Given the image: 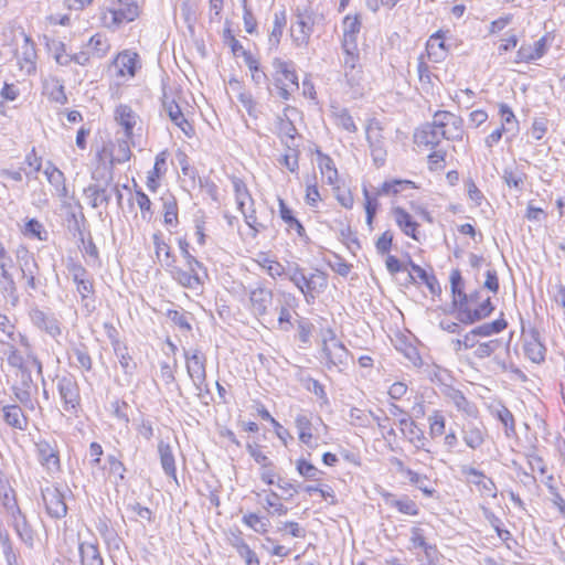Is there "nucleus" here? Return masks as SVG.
<instances>
[{"label": "nucleus", "mask_w": 565, "mask_h": 565, "mask_svg": "<svg viewBox=\"0 0 565 565\" xmlns=\"http://www.w3.org/2000/svg\"><path fill=\"white\" fill-rule=\"evenodd\" d=\"M319 337L321 342V362L328 370L344 371L351 360L349 350L330 328L321 329Z\"/></svg>", "instance_id": "f257e3e1"}, {"label": "nucleus", "mask_w": 565, "mask_h": 565, "mask_svg": "<svg viewBox=\"0 0 565 565\" xmlns=\"http://www.w3.org/2000/svg\"><path fill=\"white\" fill-rule=\"evenodd\" d=\"M140 14L137 2L128 0H107L100 10V22L109 30H118L124 24L135 21Z\"/></svg>", "instance_id": "f03ea898"}, {"label": "nucleus", "mask_w": 565, "mask_h": 565, "mask_svg": "<svg viewBox=\"0 0 565 565\" xmlns=\"http://www.w3.org/2000/svg\"><path fill=\"white\" fill-rule=\"evenodd\" d=\"M15 342L9 343L8 363L19 370V374L23 371L31 372L35 369L39 374L42 372L40 361L34 356L31 351L29 340L21 333L17 334Z\"/></svg>", "instance_id": "7ed1b4c3"}, {"label": "nucleus", "mask_w": 565, "mask_h": 565, "mask_svg": "<svg viewBox=\"0 0 565 565\" xmlns=\"http://www.w3.org/2000/svg\"><path fill=\"white\" fill-rule=\"evenodd\" d=\"M274 66V84L279 90V96L287 100L291 93L299 88L298 76L291 62H286L280 58L273 61Z\"/></svg>", "instance_id": "20e7f679"}, {"label": "nucleus", "mask_w": 565, "mask_h": 565, "mask_svg": "<svg viewBox=\"0 0 565 565\" xmlns=\"http://www.w3.org/2000/svg\"><path fill=\"white\" fill-rule=\"evenodd\" d=\"M316 15L311 10L297 9L295 19L290 24L289 33L296 47H307L313 32Z\"/></svg>", "instance_id": "39448f33"}, {"label": "nucleus", "mask_w": 565, "mask_h": 565, "mask_svg": "<svg viewBox=\"0 0 565 565\" xmlns=\"http://www.w3.org/2000/svg\"><path fill=\"white\" fill-rule=\"evenodd\" d=\"M185 366L198 395L207 391L205 355L198 349L184 352Z\"/></svg>", "instance_id": "423d86ee"}, {"label": "nucleus", "mask_w": 565, "mask_h": 565, "mask_svg": "<svg viewBox=\"0 0 565 565\" xmlns=\"http://www.w3.org/2000/svg\"><path fill=\"white\" fill-rule=\"evenodd\" d=\"M342 68L347 85L354 95L360 94L362 84V71L359 66V51L355 49L342 47Z\"/></svg>", "instance_id": "0eeeda50"}, {"label": "nucleus", "mask_w": 565, "mask_h": 565, "mask_svg": "<svg viewBox=\"0 0 565 565\" xmlns=\"http://www.w3.org/2000/svg\"><path fill=\"white\" fill-rule=\"evenodd\" d=\"M233 188L237 207L242 212L246 224L253 230L257 231L258 222L254 207V200L246 184L242 180L235 178L233 179Z\"/></svg>", "instance_id": "6e6552de"}, {"label": "nucleus", "mask_w": 565, "mask_h": 565, "mask_svg": "<svg viewBox=\"0 0 565 565\" xmlns=\"http://www.w3.org/2000/svg\"><path fill=\"white\" fill-rule=\"evenodd\" d=\"M19 382L13 385L14 396L26 409L35 411L38 406V385L28 371H23L19 374Z\"/></svg>", "instance_id": "1a4fd4ad"}, {"label": "nucleus", "mask_w": 565, "mask_h": 565, "mask_svg": "<svg viewBox=\"0 0 565 565\" xmlns=\"http://www.w3.org/2000/svg\"><path fill=\"white\" fill-rule=\"evenodd\" d=\"M382 131L383 128L376 119H371L367 122L365 129L366 139L371 150V156L377 167L383 166L386 158V149Z\"/></svg>", "instance_id": "9d476101"}, {"label": "nucleus", "mask_w": 565, "mask_h": 565, "mask_svg": "<svg viewBox=\"0 0 565 565\" xmlns=\"http://www.w3.org/2000/svg\"><path fill=\"white\" fill-rule=\"evenodd\" d=\"M57 390L65 412L76 414L81 403L79 388L75 380L68 376L61 377Z\"/></svg>", "instance_id": "9b49d317"}, {"label": "nucleus", "mask_w": 565, "mask_h": 565, "mask_svg": "<svg viewBox=\"0 0 565 565\" xmlns=\"http://www.w3.org/2000/svg\"><path fill=\"white\" fill-rule=\"evenodd\" d=\"M42 500L50 516L62 519L67 513V507L60 489L50 484L42 489Z\"/></svg>", "instance_id": "f8f14e48"}, {"label": "nucleus", "mask_w": 565, "mask_h": 565, "mask_svg": "<svg viewBox=\"0 0 565 565\" xmlns=\"http://www.w3.org/2000/svg\"><path fill=\"white\" fill-rule=\"evenodd\" d=\"M287 276L289 280L303 294L307 300H309V297H313L315 278H321L324 282V277L320 275L306 277L302 269L297 264H292L287 267Z\"/></svg>", "instance_id": "ddd939ff"}, {"label": "nucleus", "mask_w": 565, "mask_h": 565, "mask_svg": "<svg viewBox=\"0 0 565 565\" xmlns=\"http://www.w3.org/2000/svg\"><path fill=\"white\" fill-rule=\"evenodd\" d=\"M415 142L418 146L433 147L438 145L445 139V131L441 130V125L437 122V113L434 116L431 124L424 125L415 132Z\"/></svg>", "instance_id": "4468645a"}, {"label": "nucleus", "mask_w": 565, "mask_h": 565, "mask_svg": "<svg viewBox=\"0 0 565 565\" xmlns=\"http://www.w3.org/2000/svg\"><path fill=\"white\" fill-rule=\"evenodd\" d=\"M437 122L441 125L445 131V139L461 140L463 137L462 120L449 111L437 113Z\"/></svg>", "instance_id": "2eb2a0df"}, {"label": "nucleus", "mask_w": 565, "mask_h": 565, "mask_svg": "<svg viewBox=\"0 0 565 565\" xmlns=\"http://www.w3.org/2000/svg\"><path fill=\"white\" fill-rule=\"evenodd\" d=\"M139 66L138 54L128 50L119 53L114 60L117 76L122 78L134 77Z\"/></svg>", "instance_id": "dca6fc26"}, {"label": "nucleus", "mask_w": 565, "mask_h": 565, "mask_svg": "<svg viewBox=\"0 0 565 565\" xmlns=\"http://www.w3.org/2000/svg\"><path fill=\"white\" fill-rule=\"evenodd\" d=\"M488 436L487 428L482 423L468 422L461 429V437L470 449L480 448Z\"/></svg>", "instance_id": "f3484780"}, {"label": "nucleus", "mask_w": 565, "mask_h": 565, "mask_svg": "<svg viewBox=\"0 0 565 565\" xmlns=\"http://www.w3.org/2000/svg\"><path fill=\"white\" fill-rule=\"evenodd\" d=\"M462 475L467 478L468 482L478 487L482 495L491 498L497 497V487L494 482L481 471L471 467H463Z\"/></svg>", "instance_id": "a211bd4d"}, {"label": "nucleus", "mask_w": 565, "mask_h": 565, "mask_svg": "<svg viewBox=\"0 0 565 565\" xmlns=\"http://www.w3.org/2000/svg\"><path fill=\"white\" fill-rule=\"evenodd\" d=\"M547 51L546 39L543 36L530 44H522L516 52V63H530L541 58Z\"/></svg>", "instance_id": "6ab92c4d"}, {"label": "nucleus", "mask_w": 565, "mask_h": 565, "mask_svg": "<svg viewBox=\"0 0 565 565\" xmlns=\"http://www.w3.org/2000/svg\"><path fill=\"white\" fill-rule=\"evenodd\" d=\"M9 509L11 510L12 524L17 534L22 542L32 547L34 545V533L28 524L24 515H22L18 509L15 502H12Z\"/></svg>", "instance_id": "aec40b11"}, {"label": "nucleus", "mask_w": 565, "mask_h": 565, "mask_svg": "<svg viewBox=\"0 0 565 565\" xmlns=\"http://www.w3.org/2000/svg\"><path fill=\"white\" fill-rule=\"evenodd\" d=\"M360 31V18L358 15H347L342 22V47L355 49Z\"/></svg>", "instance_id": "412c9836"}, {"label": "nucleus", "mask_w": 565, "mask_h": 565, "mask_svg": "<svg viewBox=\"0 0 565 565\" xmlns=\"http://www.w3.org/2000/svg\"><path fill=\"white\" fill-rule=\"evenodd\" d=\"M295 423L298 430L299 440L309 448L318 447L320 434L318 428L315 429L316 433L313 434L310 419L306 415L300 414L296 417Z\"/></svg>", "instance_id": "4be33fe9"}, {"label": "nucleus", "mask_w": 565, "mask_h": 565, "mask_svg": "<svg viewBox=\"0 0 565 565\" xmlns=\"http://www.w3.org/2000/svg\"><path fill=\"white\" fill-rule=\"evenodd\" d=\"M115 120L124 129L125 136L131 139L134 129L139 121L138 115L128 105H119L115 109Z\"/></svg>", "instance_id": "5701e85b"}, {"label": "nucleus", "mask_w": 565, "mask_h": 565, "mask_svg": "<svg viewBox=\"0 0 565 565\" xmlns=\"http://www.w3.org/2000/svg\"><path fill=\"white\" fill-rule=\"evenodd\" d=\"M18 64L22 72L31 74L35 71L36 51L30 38L25 36L24 42L18 53Z\"/></svg>", "instance_id": "b1692460"}, {"label": "nucleus", "mask_w": 565, "mask_h": 565, "mask_svg": "<svg viewBox=\"0 0 565 565\" xmlns=\"http://www.w3.org/2000/svg\"><path fill=\"white\" fill-rule=\"evenodd\" d=\"M200 271L201 270L190 271L188 268L182 269L175 267L172 270V277L182 287L191 290H199L203 285V278L206 276L205 271H202V275L200 274Z\"/></svg>", "instance_id": "393cba45"}, {"label": "nucleus", "mask_w": 565, "mask_h": 565, "mask_svg": "<svg viewBox=\"0 0 565 565\" xmlns=\"http://www.w3.org/2000/svg\"><path fill=\"white\" fill-rule=\"evenodd\" d=\"M445 396L447 401L457 408V411L461 412L468 417H477L478 408L475 404L469 402L459 390L449 387L446 390Z\"/></svg>", "instance_id": "a878e982"}, {"label": "nucleus", "mask_w": 565, "mask_h": 565, "mask_svg": "<svg viewBox=\"0 0 565 565\" xmlns=\"http://www.w3.org/2000/svg\"><path fill=\"white\" fill-rule=\"evenodd\" d=\"M392 215L396 225L405 235L411 236L414 239H417L416 233L418 228V223L405 209L401 206H395L392 209Z\"/></svg>", "instance_id": "bb28decb"}, {"label": "nucleus", "mask_w": 565, "mask_h": 565, "mask_svg": "<svg viewBox=\"0 0 565 565\" xmlns=\"http://www.w3.org/2000/svg\"><path fill=\"white\" fill-rule=\"evenodd\" d=\"M164 109L170 118V120L188 137L191 138L194 135V129L192 125L188 121L182 113L180 106L171 102H164Z\"/></svg>", "instance_id": "cd10ccee"}, {"label": "nucleus", "mask_w": 565, "mask_h": 565, "mask_svg": "<svg viewBox=\"0 0 565 565\" xmlns=\"http://www.w3.org/2000/svg\"><path fill=\"white\" fill-rule=\"evenodd\" d=\"M39 460L49 472H56L60 469L57 450L47 441H40L38 445Z\"/></svg>", "instance_id": "c85d7f7f"}, {"label": "nucleus", "mask_w": 565, "mask_h": 565, "mask_svg": "<svg viewBox=\"0 0 565 565\" xmlns=\"http://www.w3.org/2000/svg\"><path fill=\"white\" fill-rule=\"evenodd\" d=\"M273 294L269 289L257 287L249 294L252 310L257 316L266 313L268 306L271 303Z\"/></svg>", "instance_id": "c756f323"}, {"label": "nucleus", "mask_w": 565, "mask_h": 565, "mask_svg": "<svg viewBox=\"0 0 565 565\" xmlns=\"http://www.w3.org/2000/svg\"><path fill=\"white\" fill-rule=\"evenodd\" d=\"M2 413H3V419L9 426H11L15 429H20V430L26 429L28 418L23 414L20 406L6 405L2 407Z\"/></svg>", "instance_id": "7c9ffc66"}, {"label": "nucleus", "mask_w": 565, "mask_h": 565, "mask_svg": "<svg viewBox=\"0 0 565 565\" xmlns=\"http://www.w3.org/2000/svg\"><path fill=\"white\" fill-rule=\"evenodd\" d=\"M158 454L164 473L177 480L175 460L171 446L163 440H160L158 444Z\"/></svg>", "instance_id": "2f4dec72"}, {"label": "nucleus", "mask_w": 565, "mask_h": 565, "mask_svg": "<svg viewBox=\"0 0 565 565\" xmlns=\"http://www.w3.org/2000/svg\"><path fill=\"white\" fill-rule=\"evenodd\" d=\"M331 118L333 124L342 130L351 134L358 130V127L347 108L331 106Z\"/></svg>", "instance_id": "473e14b6"}, {"label": "nucleus", "mask_w": 565, "mask_h": 565, "mask_svg": "<svg viewBox=\"0 0 565 565\" xmlns=\"http://www.w3.org/2000/svg\"><path fill=\"white\" fill-rule=\"evenodd\" d=\"M279 215L287 225L288 231H295L301 238H306V231L302 224L294 216L292 211L281 198H278Z\"/></svg>", "instance_id": "72a5a7b5"}, {"label": "nucleus", "mask_w": 565, "mask_h": 565, "mask_svg": "<svg viewBox=\"0 0 565 565\" xmlns=\"http://www.w3.org/2000/svg\"><path fill=\"white\" fill-rule=\"evenodd\" d=\"M426 52L429 60L436 63L443 61L446 57L447 51L445 49L444 38L440 32L433 34L428 39L426 43Z\"/></svg>", "instance_id": "f704fd0d"}, {"label": "nucleus", "mask_w": 565, "mask_h": 565, "mask_svg": "<svg viewBox=\"0 0 565 565\" xmlns=\"http://www.w3.org/2000/svg\"><path fill=\"white\" fill-rule=\"evenodd\" d=\"M78 553L82 565H103V558L96 544L82 542L78 545Z\"/></svg>", "instance_id": "c9c22d12"}, {"label": "nucleus", "mask_w": 565, "mask_h": 565, "mask_svg": "<svg viewBox=\"0 0 565 565\" xmlns=\"http://www.w3.org/2000/svg\"><path fill=\"white\" fill-rule=\"evenodd\" d=\"M524 352L526 356L534 363H541L544 361L545 348L536 334H531L524 341Z\"/></svg>", "instance_id": "e433bc0d"}, {"label": "nucleus", "mask_w": 565, "mask_h": 565, "mask_svg": "<svg viewBox=\"0 0 565 565\" xmlns=\"http://www.w3.org/2000/svg\"><path fill=\"white\" fill-rule=\"evenodd\" d=\"M44 174L47 181L56 189L61 196L67 195L64 173L60 169H57L53 163L47 162L44 169Z\"/></svg>", "instance_id": "4c0bfd02"}, {"label": "nucleus", "mask_w": 565, "mask_h": 565, "mask_svg": "<svg viewBox=\"0 0 565 565\" xmlns=\"http://www.w3.org/2000/svg\"><path fill=\"white\" fill-rule=\"evenodd\" d=\"M152 242L159 263L163 266L171 267L174 263V258L171 256L170 247L163 241L162 235L160 233H154L152 235Z\"/></svg>", "instance_id": "58836bf2"}, {"label": "nucleus", "mask_w": 565, "mask_h": 565, "mask_svg": "<svg viewBox=\"0 0 565 565\" xmlns=\"http://www.w3.org/2000/svg\"><path fill=\"white\" fill-rule=\"evenodd\" d=\"M318 167L322 174V178L330 185H335L339 183L338 170L334 167L332 159L326 154L319 153L318 156Z\"/></svg>", "instance_id": "ea45409f"}, {"label": "nucleus", "mask_w": 565, "mask_h": 565, "mask_svg": "<svg viewBox=\"0 0 565 565\" xmlns=\"http://www.w3.org/2000/svg\"><path fill=\"white\" fill-rule=\"evenodd\" d=\"M10 263H11V258L9 257L2 243L0 242V269H1V277L4 281L3 289L8 294L12 295L15 292V284H14L12 275L8 270Z\"/></svg>", "instance_id": "a19ab883"}, {"label": "nucleus", "mask_w": 565, "mask_h": 565, "mask_svg": "<svg viewBox=\"0 0 565 565\" xmlns=\"http://www.w3.org/2000/svg\"><path fill=\"white\" fill-rule=\"evenodd\" d=\"M408 188H416L409 180H388L385 181L377 190L376 196L395 195Z\"/></svg>", "instance_id": "79ce46f5"}, {"label": "nucleus", "mask_w": 565, "mask_h": 565, "mask_svg": "<svg viewBox=\"0 0 565 565\" xmlns=\"http://www.w3.org/2000/svg\"><path fill=\"white\" fill-rule=\"evenodd\" d=\"M44 93L49 96V98L58 104L66 103V95L64 93V86L60 79L55 77H51L45 79L43 84Z\"/></svg>", "instance_id": "37998d69"}, {"label": "nucleus", "mask_w": 565, "mask_h": 565, "mask_svg": "<svg viewBox=\"0 0 565 565\" xmlns=\"http://www.w3.org/2000/svg\"><path fill=\"white\" fill-rule=\"evenodd\" d=\"M467 306L468 308L466 310V319H462V321L468 323H473L475 321L488 317L493 310L489 297L482 300V302L475 309L470 308V302H468Z\"/></svg>", "instance_id": "c03bdc74"}, {"label": "nucleus", "mask_w": 565, "mask_h": 565, "mask_svg": "<svg viewBox=\"0 0 565 565\" xmlns=\"http://www.w3.org/2000/svg\"><path fill=\"white\" fill-rule=\"evenodd\" d=\"M285 25H286V12L284 10H281L279 12H275L274 21H273V29H271V32H270L269 39H268L269 45L271 47H278V45L280 43V39L284 33Z\"/></svg>", "instance_id": "a18cd8bd"}, {"label": "nucleus", "mask_w": 565, "mask_h": 565, "mask_svg": "<svg viewBox=\"0 0 565 565\" xmlns=\"http://www.w3.org/2000/svg\"><path fill=\"white\" fill-rule=\"evenodd\" d=\"M87 51L92 56L102 58L107 55L110 49L108 40L102 34H95L87 43Z\"/></svg>", "instance_id": "49530a36"}, {"label": "nucleus", "mask_w": 565, "mask_h": 565, "mask_svg": "<svg viewBox=\"0 0 565 565\" xmlns=\"http://www.w3.org/2000/svg\"><path fill=\"white\" fill-rule=\"evenodd\" d=\"M450 282L454 295V302L456 305H463L472 301V296H470V300H468L466 294L463 292V281L459 271L455 270L451 273Z\"/></svg>", "instance_id": "de8ad7c7"}, {"label": "nucleus", "mask_w": 565, "mask_h": 565, "mask_svg": "<svg viewBox=\"0 0 565 565\" xmlns=\"http://www.w3.org/2000/svg\"><path fill=\"white\" fill-rule=\"evenodd\" d=\"M244 62L250 72L252 79L255 84L262 85L267 82V75L259 67V62L256 57H254L250 53L244 54Z\"/></svg>", "instance_id": "09e8293b"}, {"label": "nucleus", "mask_w": 565, "mask_h": 565, "mask_svg": "<svg viewBox=\"0 0 565 565\" xmlns=\"http://www.w3.org/2000/svg\"><path fill=\"white\" fill-rule=\"evenodd\" d=\"M49 51L58 65L67 66L72 63V54L66 51L65 44L61 41H52Z\"/></svg>", "instance_id": "8fccbe9b"}, {"label": "nucleus", "mask_w": 565, "mask_h": 565, "mask_svg": "<svg viewBox=\"0 0 565 565\" xmlns=\"http://www.w3.org/2000/svg\"><path fill=\"white\" fill-rule=\"evenodd\" d=\"M34 321L40 328L44 329L52 337L61 334L58 321L55 318L46 317L43 312L36 311L33 316Z\"/></svg>", "instance_id": "3c124183"}, {"label": "nucleus", "mask_w": 565, "mask_h": 565, "mask_svg": "<svg viewBox=\"0 0 565 565\" xmlns=\"http://www.w3.org/2000/svg\"><path fill=\"white\" fill-rule=\"evenodd\" d=\"M233 546L238 555L244 558L246 565H259V559L256 553L248 546V544L241 537H236Z\"/></svg>", "instance_id": "603ef678"}, {"label": "nucleus", "mask_w": 565, "mask_h": 565, "mask_svg": "<svg viewBox=\"0 0 565 565\" xmlns=\"http://www.w3.org/2000/svg\"><path fill=\"white\" fill-rule=\"evenodd\" d=\"M429 435L431 438L441 437L446 429V419L440 411H434L428 417Z\"/></svg>", "instance_id": "864d4df0"}, {"label": "nucleus", "mask_w": 565, "mask_h": 565, "mask_svg": "<svg viewBox=\"0 0 565 565\" xmlns=\"http://www.w3.org/2000/svg\"><path fill=\"white\" fill-rule=\"evenodd\" d=\"M166 160H167V158H166L164 152H160L156 157L153 170L151 172H149L148 180H147V185L152 191H154L157 189V185H158L157 180L166 170V168H164Z\"/></svg>", "instance_id": "5fc2aeb1"}, {"label": "nucleus", "mask_w": 565, "mask_h": 565, "mask_svg": "<svg viewBox=\"0 0 565 565\" xmlns=\"http://www.w3.org/2000/svg\"><path fill=\"white\" fill-rule=\"evenodd\" d=\"M263 507L270 513L278 515H285L288 512L287 507L280 502L278 494L274 491L266 494Z\"/></svg>", "instance_id": "6e6d98bb"}, {"label": "nucleus", "mask_w": 565, "mask_h": 565, "mask_svg": "<svg viewBox=\"0 0 565 565\" xmlns=\"http://www.w3.org/2000/svg\"><path fill=\"white\" fill-rule=\"evenodd\" d=\"M85 196L89 200L93 207H98L104 202L108 201L105 189L97 184H90L84 190Z\"/></svg>", "instance_id": "4d7b16f0"}, {"label": "nucleus", "mask_w": 565, "mask_h": 565, "mask_svg": "<svg viewBox=\"0 0 565 565\" xmlns=\"http://www.w3.org/2000/svg\"><path fill=\"white\" fill-rule=\"evenodd\" d=\"M507 327V322L503 319H498L492 322L481 324L473 329L477 337H490L492 334L500 333Z\"/></svg>", "instance_id": "13d9d810"}, {"label": "nucleus", "mask_w": 565, "mask_h": 565, "mask_svg": "<svg viewBox=\"0 0 565 565\" xmlns=\"http://www.w3.org/2000/svg\"><path fill=\"white\" fill-rule=\"evenodd\" d=\"M495 416L504 426L505 435L508 437L513 436L515 434V424L512 413L505 406H500L495 411Z\"/></svg>", "instance_id": "bf43d9fd"}, {"label": "nucleus", "mask_w": 565, "mask_h": 565, "mask_svg": "<svg viewBox=\"0 0 565 565\" xmlns=\"http://www.w3.org/2000/svg\"><path fill=\"white\" fill-rule=\"evenodd\" d=\"M23 234L28 237L38 238L40 241H45L47 238V232L44 230L43 224L35 218H31L26 222Z\"/></svg>", "instance_id": "052dcab7"}, {"label": "nucleus", "mask_w": 565, "mask_h": 565, "mask_svg": "<svg viewBox=\"0 0 565 565\" xmlns=\"http://www.w3.org/2000/svg\"><path fill=\"white\" fill-rule=\"evenodd\" d=\"M296 467L299 475L309 480L317 481L321 479L322 471L305 459H299Z\"/></svg>", "instance_id": "680f3d73"}, {"label": "nucleus", "mask_w": 565, "mask_h": 565, "mask_svg": "<svg viewBox=\"0 0 565 565\" xmlns=\"http://www.w3.org/2000/svg\"><path fill=\"white\" fill-rule=\"evenodd\" d=\"M115 352L119 360V364L126 374L131 375L136 370V363L131 356L127 353V349L121 347L119 343L115 345Z\"/></svg>", "instance_id": "e2e57ef3"}, {"label": "nucleus", "mask_w": 565, "mask_h": 565, "mask_svg": "<svg viewBox=\"0 0 565 565\" xmlns=\"http://www.w3.org/2000/svg\"><path fill=\"white\" fill-rule=\"evenodd\" d=\"M390 505L396 508L401 513L407 514V515H417L418 514V508L416 503L408 499V498H402V499H391L387 500Z\"/></svg>", "instance_id": "0e129e2a"}, {"label": "nucleus", "mask_w": 565, "mask_h": 565, "mask_svg": "<svg viewBox=\"0 0 565 565\" xmlns=\"http://www.w3.org/2000/svg\"><path fill=\"white\" fill-rule=\"evenodd\" d=\"M130 140L126 137L125 140L118 141L117 148L111 156V163H122L130 159Z\"/></svg>", "instance_id": "69168bd1"}, {"label": "nucleus", "mask_w": 565, "mask_h": 565, "mask_svg": "<svg viewBox=\"0 0 565 565\" xmlns=\"http://www.w3.org/2000/svg\"><path fill=\"white\" fill-rule=\"evenodd\" d=\"M243 522L255 532L264 534L267 532V523L256 513H248L243 516Z\"/></svg>", "instance_id": "338daca9"}, {"label": "nucleus", "mask_w": 565, "mask_h": 565, "mask_svg": "<svg viewBox=\"0 0 565 565\" xmlns=\"http://www.w3.org/2000/svg\"><path fill=\"white\" fill-rule=\"evenodd\" d=\"M498 347V340L480 342L475 349V355L479 359L488 358L497 350Z\"/></svg>", "instance_id": "774afa93"}]
</instances>
